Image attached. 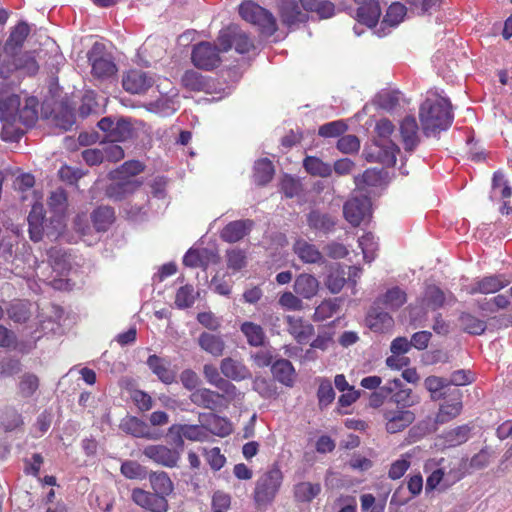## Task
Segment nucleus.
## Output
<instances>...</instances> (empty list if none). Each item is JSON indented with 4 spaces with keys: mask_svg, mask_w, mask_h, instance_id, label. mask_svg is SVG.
<instances>
[{
    "mask_svg": "<svg viewBox=\"0 0 512 512\" xmlns=\"http://www.w3.org/2000/svg\"><path fill=\"white\" fill-rule=\"evenodd\" d=\"M37 110L33 99L26 100L21 106L20 97L15 94L0 96V136L4 141H18L24 133L23 127L34 124Z\"/></svg>",
    "mask_w": 512,
    "mask_h": 512,
    "instance_id": "obj_1",
    "label": "nucleus"
},
{
    "mask_svg": "<svg viewBox=\"0 0 512 512\" xmlns=\"http://www.w3.org/2000/svg\"><path fill=\"white\" fill-rule=\"evenodd\" d=\"M419 118L427 137L447 130L453 121L449 100L438 95L428 97L420 106Z\"/></svg>",
    "mask_w": 512,
    "mask_h": 512,
    "instance_id": "obj_2",
    "label": "nucleus"
},
{
    "mask_svg": "<svg viewBox=\"0 0 512 512\" xmlns=\"http://www.w3.org/2000/svg\"><path fill=\"white\" fill-rule=\"evenodd\" d=\"M283 475L278 467H273L262 474L255 484L254 500L259 506L270 504L278 493Z\"/></svg>",
    "mask_w": 512,
    "mask_h": 512,
    "instance_id": "obj_3",
    "label": "nucleus"
},
{
    "mask_svg": "<svg viewBox=\"0 0 512 512\" xmlns=\"http://www.w3.org/2000/svg\"><path fill=\"white\" fill-rule=\"evenodd\" d=\"M384 427L387 433L395 434L404 431L415 421L413 411L404 407L386 404L381 409Z\"/></svg>",
    "mask_w": 512,
    "mask_h": 512,
    "instance_id": "obj_4",
    "label": "nucleus"
},
{
    "mask_svg": "<svg viewBox=\"0 0 512 512\" xmlns=\"http://www.w3.org/2000/svg\"><path fill=\"white\" fill-rule=\"evenodd\" d=\"M239 13L244 20L260 26L267 34H273L276 31L273 15L252 1L243 2L239 7Z\"/></svg>",
    "mask_w": 512,
    "mask_h": 512,
    "instance_id": "obj_5",
    "label": "nucleus"
},
{
    "mask_svg": "<svg viewBox=\"0 0 512 512\" xmlns=\"http://www.w3.org/2000/svg\"><path fill=\"white\" fill-rule=\"evenodd\" d=\"M437 465L439 467L432 471L431 474L427 477L425 486L426 493L436 489L444 491L448 489L452 484L459 481L463 476L461 473H456L455 468L451 465L447 467L445 465L444 458H441L437 462Z\"/></svg>",
    "mask_w": 512,
    "mask_h": 512,
    "instance_id": "obj_6",
    "label": "nucleus"
},
{
    "mask_svg": "<svg viewBox=\"0 0 512 512\" xmlns=\"http://www.w3.org/2000/svg\"><path fill=\"white\" fill-rule=\"evenodd\" d=\"M203 375L209 384L224 393L227 402L240 398L241 393L237 387L225 379L221 371L219 372L213 364H205L203 366Z\"/></svg>",
    "mask_w": 512,
    "mask_h": 512,
    "instance_id": "obj_7",
    "label": "nucleus"
},
{
    "mask_svg": "<svg viewBox=\"0 0 512 512\" xmlns=\"http://www.w3.org/2000/svg\"><path fill=\"white\" fill-rule=\"evenodd\" d=\"M192 62L200 69L210 70L220 64L221 58L215 45L210 42H201L192 50Z\"/></svg>",
    "mask_w": 512,
    "mask_h": 512,
    "instance_id": "obj_8",
    "label": "nucleus"
},
{
    "mask_svg": "<svg viewBox=\"0 0 512 512\" xmlns=\"http://www.w3.org/2000/svg\"><path fill=\"white\" fill-rule=\"evenodd\" d=\"M345 219L353 226L360 225L371 215V202L366 196L353 197L343 207Z\"/></svg>",
    "mask_w": 512,
    "mask_h": 512,
    "instance_id": "obj_9",
    "label": "nucleus"
},
{
    "mask_svg": "<svg viewBox=\"0 0 512 512\" xmlns=\"http://www.w3.org/2000/svg\"><path fill=\"white\" fill-rule=\"evenodd\" d=\"M143 454L158 465L174 468L181 458V451L165 445H148L143 449Z\"/></svg>",
    "mask_w": 512,
    "mask_h": 512,
    "instance_id": "obj_10",
    "label": "nucleus"
},
{
    "mask_svg": "<svg viewBox=\"0 0 512 512\" xmlns=\"http://www.w3.org/2000/svg\"><path fill=\"white\" fill-rule=\"evenodd\" d=\"M131 498L136 505L151 512H166L168 510L167 499L155 492L135 488L132 490Z\"/></svg>",
    "mask_w": 512,
    "mask_h": 512,
    "instance_id": "obj_11",
    "label": "nucleus"
},
{
    "mask_svg": "<svg viewBox=\"0 0 512 512\" xmlns=\"http://www.w3.org/2000/svg\"><path fill=\"white\" fill-rule=\"evenodd\" d=\"M49 260L53 272L56 273V276H64L65 273L70 269V262L68 257L65 253L56 248H53L49 251ZM51 284L55 289L59 290L70 288L68 281L62 278H54L51 281Z\"/></svg>",
    "mask_w": 512,
    "mask_h": 512,
    "instance_id": "obj_12",
    "label": "nucleus"
},
{
    "mask_svg": "<svg viewBox=\"0 0 512 512\" xmlns=\"http://www.w3.org/2000/svg\"><path fill=\"white\" fill-rule=\"evenodd\" d=\"M220 371L225 379L240 382L252 378V372L242 360L225 357L220 362Z\"/></svg>",
    "mask_w": 512,
    "mask_h": 512,
    "instance_id": "obj_13",
    "label": "nucleus"
},
{
    "mask_svg": "<svg viewBox=\"0 0 512 512\" xmlns=\"http://www.w3.org/2000/svg\"><path fill=\"white\" fill-rule=\"evenodd\" d=\"M154 83L152 77L142 70H130L122 78L123 88L131 94H141Z\"/></svg>",
    "mask_w": 512,
    "mask_h": 512,
    "instance_id": "obj_14",
    "label": "nucleus"
},
{
    "mask_svg": "<svg viewBox=\"0 0 512 512\" xmlns=\"http://www.w3.org/2000/svg\"><path fill=\"white\" fill-rule=\"evenodd\" d=\"M113 182L106 188V195L115 201L125 199L134 193L141 185L142 181L130 178H111Z\"/></svg>",
    "mask_w": 512,
    "mask_h": 512,
    "instance_id": "obj_15",
    "label": "nucleus"
},
{
    "mask_svg": "<svg viewBox=\"0 0 512 512\" xmlns=\"http://www.w3.org/2000/svg\"><path fill=\"white\" fill-rule=\"evenodd\" d=\"M399 133L404 149L413 151L420 141V134L417 121L412 116L405 117L399 127Z\"/></svg>",
    "mask_w": 512,
    "mask_h": 512,
    "instance_id": "obj_16",
    "label": "nucleus"
},
{
    "mask_svg": "<svg viewBox=\"0 0 512 512\" xmlns=\"http://www.w3.org/2000/svg\"><path fill=\"white\" fill-rule=\"evenodd\" d=\"M190 400L193 404L206 409L214 410L218 408L226 397L224 393H219L208 388L196 389L192 392Z\"/></svg>",
    "mask_w": 512,
    "mask_h": 512,
    "instance_id": "obj_17",
    "label": "nucleus"
},
{
    "mask_svg": "<svg viewBox=\"0 0 512 512\" xmlns=\"http://www.w3.org/2000/svg\"><path fill=\"white\" fill-rule=\"evenodd\" d=\"M320 289L319 280L309 273L299 274L293 284L294 292L303 299L310 300L315 297Z\"/></svg>",
    "mask_w": 512,
    "mask_h": 512,
    "instance_id": "obj_18",
    "label": "nucleus"
},
{
    "mask_svg": "<svg viewBox=\"0 0 512 512\" xmlns=\"http://www.w3.org/2000/svg\"><path fill=\"white\" fill-rule=\"evenodd\" d=\"M288 325V332L300 343H307L314 334V327L301 317L288 315L285 318Z\"/></svg>",
    "mask_w": 512,
    "mask_h": 512,
    "instance_id": "obj_19",
    "label": "nucleus"
},
{
    "mask_svg": "<svg viewBox=\"0 0 512 512\" xmlns=\"http://www.w3.org/2000/svg\"><path fill=\"white\" fill-rule=\"evenodd\" d=\"M293 251L303 263L323 264L325 262L322 252L314 244L303 239H298L294 243Z\"/></svg>",
    "mask_w": 512,
    "mask_h": 512,
    "instance_id": "obj_20",
    "label": "nucleus"
},
{
    "mask_svg": "<svg viewBox=\"0 0 512 512\" xmlns=\"http://www.w3.org/2000/svg\"><path fill=\"white\" fill-rule=\"evenodd\" d=\"M510 281L503 275L487 276L477 280L468 290L469 294H490L496 293L502 288L508 286Z\"/></svg>",
    "mask_w": 512,
    "mask_h": 512,
    "instance_id": "obj_21",
    "label": "nucleus"
},
{
    "mask_svg": "<svg viewBox=\"0 0 512 512\" xmlns=\"http://www.w3.org/2000/svg\"><path fill=\"white\" fill-rule=\"evenodd\" d=\"M450 394L453 399L452 402H446L439 408V412L436 415L435 422L437 424H444L455 417H457L462 410V393L459 389L454 388Z\"/></svg>",
    "mask_w": 512,
    "mask_h": 512,
    "instance_id": "obj_22",
    "label": "nucleus"
},
{
    "mask_svg": "<svg viewBox=\"0 0 512 512\" xmlns=\"http://www.w3.org/2000/svg\"><path fill=\"white\" fill-rule=\"evenodd\" d=\"M399 148L392 142H376L375 151L366 156L368 161H377L385 166H393L396 163V154Z\"/></svg>",
    "mask_w": 512,
    "mask_h": 512,
    "instance_id": "obj_23",
    "label": "nucleus"
},
{
    "mask_svg": "<svg viewBox=\"0 0 512 512\" xmlns=\"http://www.w3.org/2000/svg\"><path fill=\"white\" fill-rule=\"evenodd\" d=\"M218 260L217 253L212 250L206 248L189 249L183 258V263L188 267L206 268L211 263H217Z\"/></svg>",
    "mask_w": 512,
    "mask_h": 512,
    "instance_id": "obj_24",
    "label": "nucleus"
},
{
    "mask_svg": "<svg viewBox=\"0 0 512 512\" xmlns=\"http://www.w3.org/2000/svg\"><path fill=\"white\" fill-rule=\"evenodd\" d=\"M366 323L374 332L383 333L393 327L394 321L389 313L372 307L367 314Z\"/></svg>",
    "mask_w": 512,
    "mask_h": 512,
    "instance_id": "obj_25",
    "label": "nucleus"
},
{
    "mask_svg": "<svg viewBox=\"0 0 512 512\" xmlns=\"http://www.w3.org/2000/svg\"><path fill=\"white\" fill-rule=\"evenodd\" d=\"M200 416L204 420V426L208 431L209 439L211 434L225 437L231 433L232 427L227 419L214 414H202Z\"/></svg>",
    "mask_w": 512,
    "mask_h": 512,
    "instance_id": "obj_26",
    "label": "nucleus"
},
{
    "mask_svg": "<svg viewBox=\"0 0 512 512\" xmlns=\"http://www.w3.org/2000/svg\"><path fill=\"white\" fill-rule=\"evenodd\" d=\"M253 226L251 220H238L229 223L221 232V237L224 241L234 243L241 240L249 233Z\"/></svg>",
    "mask_w": 512,
    "mask_h": 512,
    "instance_id": "obj_27",
    "label": "nucleus"
},
{
    "mask_svg": "<svg viewBox=\"0 0 512 512\" xmlns=\"http://www.w3.org/2000/svg\"><path fill=\"white\" fill-rule=\"evenodd\" d=\"M149 368L165 384L175 381L176 373L170 368V363L157 355L149 356L147 360Z\"/></svg>",
    "mask_w": 512,
    "mask_h": 512,
    "instance_id": "obj_28",
    "label": "nucleus"
},
{
    "mask_svg": "<svg viewBox=\"0 0 512 512\" xmlns=\"http://www.w3.org/2000/svg\"><path fill=\"white\" fill-rule=\"evenodd\" d=\"M43 205L35 203L28 216L30 238L37 242L42 239L43 235Z\"/></svg>",
    "mask_w": 512,
    "mask_h": 512,
    "instance_id": "obj_29",
    "label": "nucleus"
},
{
    "mask_svg": "<svg viewBox=\"0 0 512 512\" xmlns=\"http://www.w3.org/2000/svg\"><path fill=\"white\" fill-rule=\"evenodd\" d=\"M307 223L311 229L327 234L334 229L336 219L326 213L311 211L307 215Z\"/></svg>",
    "mask_w": 512,
    "mask_h": 512,
    "instance_id": "obj_30",
    "label": "nucleus"
},
{
    "mask_svg": "<svg viewBox=\"0 0 512 512\" xmlns=\"http://www.w3.org/2000/svg\"><path fill=\"white\" fill-rule=\"evenodd\" d=\"M89 59L92 65V74L97 78H109L117 71L116 65L108 55H91Z\"/></svg>",
    "mask_w": 512,
    "mask_h": 512,
    "instance_id": "obj_31",
    "label": "nucleus"
},
{
    "mask_svg": "<svg viewBox=\"0 0 512 512\" xmlns=\"http://www.w3.org/2000/svg\"><path fill=\"white\" fill-rule=\"evenodd\" d=\"M149 482L153 492L160 496H164V499H166L174 490L172 480L164 471L151 472L149 475Z\"/></svg>",
    "mask_w": 512,
    "mask_h": 512,
    "instance_id": "obj_32",
    "label": "nucleus"
},
{
    "mask_svg": "<svg viewBox=\"0 0 512 512\" xmlns=\"http://www.w3.org/2000/svg\"><path fill=\"white\" fill-rule=\"evenodd\" d=\"M198 344L202 350L214 357L221 356L225 348V342L220 336L207 332L200 334Z\"/></svg>",
    "mask_w": 512,
    "mask_h": 512,
    "instance_id": "obj_33",
    "label": "nucleus"
},
{
    "mask_svg": "<svg viewBox=\"0 0 512 512\" xmlns=\"http://www.w3.org/2000/svg\"><path fill=\"white\" fill-rule=\"evenodd\" d=\"M359 5L357 10L358 20L369 27L376 25L381 15L379 3L376 0H370Z\"/></svg>",
    "mask_w": 512,
    "mask_h": 512,
    "instance_id": "obj_34",
    "label": "nucleus"
},
{
    "mask_svg": "<svg viewBox=\"0 0 512 512\" xmlns=\"http://www.w3.org/2000/svg\"><path fill=\"white\" fill-rule=\"evenodd\" d=\"M29 32L30 29L26 23L20 22L18 25H16L14 29L11 31L9 38L5 43V51L7 53H14L18 48H20L23 45Z\"/></svg>",
    "mask_w": 512,
    "mask_h": 512,
    "instance_id": "obj_35",
    "label": "nucleus"
},
{
    "mask_svg": "<svg viewBox=\"0 0 512 512\" xmlns=\"http://www.w3.org/2000/svg\"><path fill=\"white\" fill-rule=\"evenodd\" d=\"M120 428L135 437L139 438H148V439H157V436L151 434L145 423L139 420L136 417H127L121 422Z\"/></svg>",
    "mask_w": 512,
    "mask_h": 512,
    "instance_id": "obj_36",
    "label": "nucleus"
},
{
    "mask_svg": "<svg viewBox=\"0 0 512 512\" xmlns=\"http://www.w3.org/2000/svg\"><path fill=\"white\" fill-rule=\"evenodd\" d=\"M274 377L286 386H291L294 381L295 370L291 362L286 359L277 360L272 365Z\"/></svg>",
    "mask_w": 512,
    "mask_h": 512,
    "instance_id": "obj_37",
    "label": "nucleus"
},
{
    "mask_svg": "<svg viewBox=\"0 0 512 512\" xmlns=\"http://www.w3.org/2000/svg\"><path fill=\"white\" fill-rule=\"evenodd\" d=\"M241 332L247 339V343L250 346L259 347L264 344L265 341V332L263 328L250 321L243 322L240 326Z\"/></svg>",
    "mask_w": 512,
    "mask_h": 512,
    "instance_id": "obj_38",
    "label": "nucleus"
},
{
    "mask_svg": "<svg viewBox=\"0 0 512 512\" xmlns=\"http://www.w3.org/2000/svg\"><path fill=\"white\" fill-rule=\"evenodd\" d=\"M425 388L431 393L433 400H439L448 393L449 382L448 378L429 376L424 381Z\"/></svg>",
    "mask_w": 512,
    "mask_h": 512,
    "instance_id": "obj_39",
    "label": "nucleus"
},
{
    "mask_svg": "<svg viewBox=\"0 0 512 512\" xmlns=\"http://www.w3.org/2000/svg\"><path fill=\"white\" fill-rule=\"evenodd\" d=\"M97 232L106 231L114 221V211L110 207H99L91 215Z\"/></svg>",
    "mask_w": 512,
    "mask_h": 512,
    "instance_id": "obj_40",
    "label": "nucleus"
},
{
    "mask_svg": "<svg viewBox=\"0 0 512 512\" xmlns=\"http://www.w3.org/2000/svg\"><path fill=\"white\" fill-rule=\"evenodd\" d=\"M300 3L305 10L316 12L323 19L334 14V5L327 0H300Z\"/></svg>",
    "mask_w": 512,
    "mask_h": 512,
    "instance_id": "obj_41",
    "label": "nucleus"
},
{
    "mask_svg": "<svg viewBox=\"0 0 512 512\" xmlns=\"http://www.w3.org/2000/svg\"><path fill=\"white\" fill-rule=\"evenodd\" d=\"M305 170L312 176L328 177L332 173L329 164L314 156H307L303 161Z\"/></svg>",
    "mask_w": 512,
    "mask_h": 512,
    "instance_id": "obj_42",
    "label": "nucleus"
},
{
    "mask_svg": "<svg viewBox=\"0 0 512 512\" xmlns=\"http://www.w3.org/2000/svg\"><path fill=\"white\" fill-rule=\"evenodd\" d=\"M321 492L319 483L301 482L295 485L294 495L298 501L310 502Z\"/></svg>",
    "mask_w": 512,
    "mask_h": 512,
    "instance_id": "obj_43",
    "label": "nucleus"
},
{
    "mask_svg": "<svg viewBox=\"0 0 512 512\" xmlns=\"http://www.w3.org/2000/svg\"><path fill=\"white\" fill-rule=\"evenodd\" d=\"M444 303L445 295L437 286L430 285L426 288L422 299L423 306L436 310L442 307Z\"/></svg>",
    "mask_w": 512,
    "mask_h": 512,
    "instance_id": "obj_44",
    "label": "nucleus"
},
{
    "mask_svg": "<svg viewBox=\"0 0 512 512\" xmlns=\"http://www.w3.org/2000/svg\"><path fill=\"white\" fill-rule=\"evenodd\" d=\"M274 174L272 162L268 159H261L255 163L254 166V179L259 185L268 183Z\"/></svg>",
    "mask_w": 512,
    "mask_h": 512,
    "instance_id": "obj_45",
    "label": "nucleus"
},
{
    "mask_svg": "<svg viewBox=\"0 0 512 512\" xmlns=\"http://www.w3.org/2000/svg\"><path fill=\"white\" fill-rule=\"evenodd\" d=\"M281 16L285 23L292 25L305 20V14L301 13L293 0H284L281 5Z\"/></svg>",
    "mask_w": 512,
    "mask_h": 512,
    "instance_id": "obj_46",
    "label": "nucleus"
},
{
    "mask_svg": "<svg viewBox=\"0 0 512 512\" xmlns=\"http://www.w3.org/2000/svg\"><path fill=\"white\" fill-rule=\"evenodd\" d=\"M144 170V165L139 161H127L118 169L110 172V178H130L135 179L134 176L138 175Z\"/></svg>",
    "mask_w": 512,
    "mask_h": 512,
    "instance_id": "obj_47",
    "label": "nucleus"
},
{
    "mask_svg": "<svg viewBox=\"0 0 512 512\" xmlns=\"http://www.w3.org/2000/svg\"><path fill=\"white\" fill-rule=\"evenodd\" d=\"M459 321L462 329L469 334L480 335L486 329V323L483 320H480L469 313H463L460 316Z\"/></svg>",
    "mask_w": 512,
    "mask_h": 512,
    "instance_id": "obj_48",
    "label": "nucleus"
},
{
    "mask_svg": "<svg viewBox=\"0 0 512 512\" xmlns=\"http://www.w3.org/2000/svg\"><path fill=\"white\" fill-rule=\"evenodd\" d=\"M410 459L411 455L409 453H405L401 455L399 459L393 461L388 470V477L391 480H398L402 478L411 466Z\"/></svg>",
    "mask_w": 512,
    "mask_h": 512,
    "instance_id": "obj_49",
    "label": "nucleus"
},
{
    "mask_svg": "<svg viewBox=\"0 0 512 512\" xmlns=\"http://www.w3.org/2000/svg\"><path fill=\"white\" fill-rule=\"evenodd\" d=\"M132 135L133 130L131 123L126 119H119L108 139L110 142H122L131 138Z\"/></svg>",
    "mask_w": 512,
    "mask_h": 512,
    "instance_id": "obj_50",
    "label": "nucleus"
},
{
    "mask_svg": "<svg viewBox=\"0 0 512 512\" xmlns=\"http://www.w3.org/2000/svg\"><path fill=\"white\" fill-rule=\"evenodd\" d=\"M379 301L391 309H398L407 301L406 293L398 287L389 289Z\"/></svg>",
    "mask_w": 512,
    "mask_h": 512,
    "instance_id": "obj_51",
    "label": "nucleus"
},
{
    "mask_svg": "<svg viewBox=\"0 0 512 512\" xmlns=\"http://www.w3.org/2000/svg\"><path fill=\"white\" fill-rule=\"evenodd\" d=\"M319 387L317 391V397L320 407H326L333 402L335 399V392L332 387L330 380L326 378H320L318 380Z\"/></svg>",
    "mask_w": 512,
    "mask_h": 512,
    "instance_id": "obj_52",
    "label": "nucleus"
},
{
    "mask_svg": "<svg viewBox=\"0 0 512 512\" xmlns=\"http://www.w3.org/2000/svg\"><path fill=\"white\" fill-rule=\"evenodd\" d=\"M200 425H188L183 424L184 426V436L185 439L190 441L197 442H206L209 441L208 431L204 426V420L200 417Z\"/></svg>",
    "mask_w": 512,
    "mask_h": 512,
    "instance_id": "obj_53",
    "label": "nucleus"
},
{
    "mask_svg": "<svg viewBox=\"0 0 512 512\" xmlns=\"http://www.w3.org/2000/svg\"><path fill=\"white\" fill-rule=\"evenodd\" d=\"M469 427L467 425L459 426L448 431L444 435L445 444L450 447L460 445L468 440Z\"/></svg>",
    "mask_w": 512,
    "mask_h": 512,
    "instance_id": "obj_54",
    "label": "nucleus"
},
{
    "mask_svg": "<svg viewBox=\"0 0 512 512\" xmlns=\"http://www.w3.org/2000/svg\"><path fill=\"white\" fill-rule=\"evenodd\" d=\"M182 84L191 91H202L206 87L203 76L194 70H189L182 76Z\"/></svg>",
    "mask_w": 512,
    "mask_h": 512,
    "instance_id": "obj_55",
    "label": "nucleus"
},
{
    "mask_svg": "<svg viewBox=\"0 0 512 512\" xmlns=\"http://www.w3.org/2000/svg\"><path fill=\"white\" fill-rule=\"evenodd\" d=\"M196 295L194 288L191 285H185L180 287L175 296V305L180 308H188L195 302Z\"/></svg>",
    "mask_w": 512,
    "mask_h": 512,
    "instance_id": "obj_56",
    "label": "nucleus"
},
{
    "mask_svg": "<svg viewBox=\"0 0 512 512\" xmlns=\"http://www.w3.org/2000/svg\"><path fill=\"white\" fill-rule=\"evenodd\" d=\"M121 473L129 479H145L147 470L136 461H125L121 465Z\"/></svg>",
    "mask_w": 512,
    "mask_h": 512,
    "instance_id": "obj_57",
    "label": "nucleus"
},
{
    "mask_svg": "<svg viewBox=\"0 0 512 512\" xmlns=\"http://www.w3.org/2000/svg\"><path fill=\"white\" fill-rule=\"evenodd\" d=\"M359 247L362 249L363 258L366 262H371L375 258L377 242L371 233H366L359 238Z\"/></svg>",
    "mask_w": 512,
    "mask_h": 512,
    "instance_id": "obj_58",
    "label": "nucleus"
},
{
    "mask_svg": "<svg viewBox=\"0 0 512 512\" xmlns=\"http://www.w3.org/2000/svg\"><path fill=\"white\" fill-rule=\"evenodd\" d=\"M400 101V93L396 91H382L376 97L377 105L387 111L393 110Z\"/></svg>",
    "mask_w": 512,
    "mask_h": 512,
    "instance_id": "obj_59",
    "label": "nucleus"
},
{
    "mask_svg": "<svg viewBox=\"0 0 512 512\" xmlns=\"http://www.w3.org/2000/svg\"><path fill=\"white\" fill-rule=\"evenodd\" d=\"M405 14L406 8L404 5L398 2L392 3L386 12L383 23L396 26L403 20Z\"/></svg>",
    "mask_w": 512,
    "mask_h": 512,
    "instance_id": "obj_60",
    "label": "nucleus"
},
{
    "mask_svg": "<svg viewBox=\"0 0 512 512\" xmlns=\"http://www.w3.org/2000/svg\"><path fill=\"white\" fill-rule=\"evenodd\" d=\"M279 305L286 309L291 311H300L304 308V303L300 296H298L295 292H284L279 297Z\"/></svg>",
    "mask_w": 512,
    "mask_h": 512,
    "instance_id": "obj_61",
    "label": "nucleus"
},
{
    "mask_svg": "<svg viewBox=\"0 0 512 512\" xmlns=\"http://www.w3.org/2000/svg\"><path fill=\"white\" fill-rule=\"evenodd\" d=\"M67 197L62 189L51 192L48 199L49 208L57 215L62 214L66 209Z\"/></svg>",
    "mask_w": 512,
    "mask_h": 512,
    "instance_id": "obj_62",
    "label": "nucleus"
},
{
    "mask_svg": "<svg viewBox=\"0 0 512 512\" xmlns=\"http://www.w3.org/2000/svg\"><path fill=\"white\" fill-rule=\"evenodd\" d=\"M227 267L233 272H237L246 266V255L240 249H232L227 251Z\"/></svg>",
    "mask_w": 512,
    "mask_h": 512,
    "instance_id": "obj_63",
    "label": "nucleus"
},
{
    "mask_svg": "<svg viewBox=\"0 0 512 512\" xmlns=\"http://www.w3.org/2000/svg\"><path fill=\"white\" fill-rule=\"evenodd\" d=\"M381 180V172L376 169H368L362 175L356 176L354 179L358 188H362V185L376 186Z\"/></svg>",
    "mask_w": 512,
    "mask_h": 512,
    "instance_id": "obj_64",
    "label": "nucleus"
}]
</instances>
